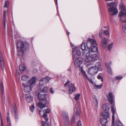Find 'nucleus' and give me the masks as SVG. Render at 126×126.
Returning <instances> with one entry per match:
<instances>
[{
  "label": "nucleus",
  "mask_w": 126,
  "mask_h": 126,
  "mask_svg": "<svg viewBox=\"0 0 126 126\" xmlns=\"http://www.w3.org/2000/svg\"><path fill=\"white\" fill-rule=\"evenodd\" d=\"M97 45L94 39H88L86 44L88 50H85L83 53V56L85 58V59L86 62H93L98 59V55L95 53L97 50L95 46Z\"/></svg>",
  "instance_id": "f257e3e1"
},
{
  "label": "nucleus",
  "mask_w": 126,
  "mask_h": 126,
  "mask_svg": "<svg viewBox=\"0 0 126 126\" xmlns=\"http://www.w3.org/2000/svg\"><path fill=\"white\" fill-rule=\"evenodd\" d=\"M17 55L22 56L24 54V51H26L29 49V45L26 42L18 40L17 43Z\"/></svg>",
  "instance_id": "f03ea898"
},
{
  "label": "nucleus",
  "mask_w": 126,
  "mask_h": 126,
  "mask_svg": "<svg viewBox=\"0 0 126 126\" xmlns=\"http://www.w3.org/2000/svg\"><path fill=\"white\" fill-rule=\"evenodd\" d=\"M36 77H33L30 80L28 81L27 83H25L24 82L22 83L25 92L28 93L31 91L32 88L33 87L35 84V83L36 81Z\"/></svg>",
  "instance_id": "7ed1b4c3"
},
{
  "label": "nucleus",
  "mask_w": 126,
  "mask_h": 126,
  "mask_svg": "<svg viewBox=\"0 0 126 126\" xmlns=\"http://www.w3.org/2000/svg\"><path fill=\"white\" fill-rule=\"evenodd\" d=\"M106 5L109 11L111 13L112 15H116L118 12V10L116 8L117 3L115 2L112 1L110 2H107Z\"/></svg>",
  "instance_id": "20e7f679"
},
{
  "label": "nucleus",
  "mask_w": 126,
  "mask_h": 126,
  "mask_svg": "<svg viewBox=\"0 0 126 126\" xmlns=\"http://www.w3.org/2000/svg\"><path fill=\"white\" fill-rule=\"evenodd\" d=\"M50 80V78L48 77L42 78L40 81L39 82V87L40 89V91L39 92H41L42 93H45L47 92L48 90V88L47 87H45L41 89L43 85L45 83H46Z\"/></svg>",
  "instance_id": "39448f33"
},
{
  "label": "nucleus",
  "mask_w": 126,
  "mask_h": 126,
  "mask_svg": "<svg viewBox=\"0 0 126 126\" xmlns=\"http://www.w3.org/2000/svg\"><path fill=\"white\" fill-rule=\"evenodd\" d=\"M93 62H89L90 63H88L87 65V66L89 68L88 73L91 75H93L96 74L98 72V70L97 69V68H95L94 66L89 67L90 65L93 64Z\"/></svg>",
  "instance_id": "423d86ee"
},
{
  "label": "nucleus",
  "mask_w": 126,
  "mask_h": 126,
  "mask_svg": "<svg viewBox=\"0 0 126 126\" xmlns=\"http://www.w3.org/2000/svg\"><path fill=\"white\" fill-rule=\"evenodd\" d=\"M119 9L121 11L119 12V16H126V8L124 4L121 2L119 4Z\"/></svg>",
  "instance_id": "0eeeda50"
},
{
  "label": "nucleus",
  "mask_w": 126,
  "mask_h": 126,
  "mask_svg": "<svg viewBox=\"0 0 126 126\" xmlns=\"http://www.w3.org/2000/svg\"><path fill=\"white\" fill-rule=\"evenodd\" d=\"M38 97L40 100L43 102L46 101V103H47L48 101L47 98L48 97V95L42 93L41 92H39L38 94Z\"/></svg>",
  "instance_id": "6e6552de"
},
{
  "label": "nucleus",
  "mask_w": 126,
  "mask_h": 126,
  "mask_svg": "<svg viewBox=\"0 0 126 126\" xmlns=\"http://www.w3.org/2000/svg\"><path fill=\"white\" fill-rule=\"evenodd\" d=\"M73 56L72 58L73 59L81 55L80 51L79 50L78 48L75 47L74 50H72Z\"/></svg>",
  "instance_id": "1a4fd4ad"
},
{
  "label": "nucleus",
  "mask_w": 126,
  "mask_h": 126,
  "mask_svg": "<svg viewBox=\"0 0 126 126\" xmlns=\"http://www.w3.org/2000/svg\"><path fill=\"white\" fill-rule=\"evenodd\" d=\"M63 116L64 119V123L65 126H68L69 123V119L67 113L64 112L63 113Z\"/></svg>",
  "instance_id": "9d476101"
},
{
  "label": "nucleus",
  "mask_w": 126,
  "mask_h": 126,
  "mask_svg": "<svg viewBox=\"0 0 126 126\" xmlns=\"http://www.w3.org/2000/svg\"><path fill=\"white\" fill-rule=\"evenodd\" d=\"M83 59L81 57H79L76 59L74 61V63L76 66L77 67H80V65L82 63Z\"/></svg>",
  "instance_id": "9b49d317"
},
{
  "label": "nucleus",
  "mask_w": 126,
  "mask_h": 126,
  "mask_svg": "<svg viewBox=\"0 0 126 126\" xmlns=\"http://www.w3.org/2000/svg\"><path fill=\"white\" fill-rule=\"evenodd\" d=\"M108 101L111 104H112L113 102V99L114 97L113 95L111 92H109V94L106 95Z\"/></svg>",
  "instance_id": "f8f14e48"
},
{
  "label": "nucleus",
  "mask_w": 126,
  "mask_h": 126,
  "mask_svg": "<svg viewBox=\"0 0 126 126\" xmlns=\"http://www.w3.org/2000/svg\"><path fill=\"white\" fill-rule=\"evenodd\" d=\"M49 104L48 101H47V103H46V101L43 102L42 101L39 102L37 104L39 108H40L42 110V109L46 107V105Z\"/></svg>",
  "instance_id": "ddd939ff"
},
{
  "label": "nucleus",
  "mask_w": 126,
  "mask_h": 126,
  "mask_svg": "<svg viewBox=\"0 0 126 126\" xmlns=\"http://www.w3.org/2000/svg\"><path fill=\"white\" fill-rule=\"evenodd\" d=\"M0 66L1 69L3 70L4 69V64L3 59L1 53L0 52Z\"/></svg>",
  "instance_id": "4468645a"
},
{
  "label": "nucleus",
  "mask_w": 126,
  "mask_h": 126,
  "mask_svg": "<svg viewBox=\"0 0 126 126\" xmlns=\"http://www.w3.org/2000/svg\"><path fill=\"white\" fill-rule=\"evenodd\" d=\"M107 39L104 37L101 40V46L102 47L106 48L107 46Z\"/></svg>",
  "instance_id": "2eb2a0df"
},
{
  "label": "nucleus",
  "mask_w": 126,
  "mask_h": 126,
  "mask_svg": "<svg viewBox=\"0 0 126 126\" xmlns=\"http://www.w3.org/2000/svg\"><path fill=\"white\" fill-rule=\"evenodd\" d=\"M69 89L68 90V92L70 94H72L75 90V87L73 84H70L69 85Z\"/></svg>",
  "instance_id": "dca6fc26"
},
{
  "label": "nucleus",
  "mask_w": 126,
  "mask_h": 126,
  "mask_svg": "<svg viewBox=\"0 0 126 126\" xmlns=\"http://www.w3.org/2000/svg\"><path fill=\"white\" fill-rule=\"evenodd\" d=\"M109 119L102 118L100 119V122L101 124L103 125H105L108 122Z\"/></svg>",
  "instance_id": "f3484780"
},
{
  "label": "nucleus",
  "mask_w": 126,
  "mask_h": 126,
  "mask_svg": "<svg viewBox=\"0 0 126 126\" xmlns=\"http://www.w3.org/2000/svg\"><path fill=\"white\" fill-rule=\"evenodd\" d=\"M81 72L82 74L83 75V76L89 80V81L92 84H93L94 82L91 79H90L88 77L87 75L86 74L85 72L81 69Z\"/></svg>",
  "instance_id": "a211bd4d"
},
{
  "label": "nucleus",
  "mask_w": 126,
  "mask_h": 126,
  "mask_svg": "<svg viewBox=\"0 0 126 126\" xmlns=\"http://www.w3.org/2000/svg\"><path fill=\"white\" fill-rule=\"evenodd\" d=\"M105 65L107 67L108 73L109 74L112 75V69L110 66L109 65V63H105Z\"/></svg>",
  "instance_id": "6ab92c4d"
},
{
  "label": "nucleus",
  "mask_w": 126,
  "mask_h": 126,
  "mask_svg": "<svg viewBox=\"0 0 126 126\" xmlns=\"http://www.w3.org/2000/svg\"><path fill=\"white\" fill-rule=\"evenodd\" d=\"M93 104L95 108H97L98 105V102L97 97L94 96L93 98Z\"/></svg>",
  "instance_id": "aec40b11"
},
{
  "label": "nucleus",
  "mask_w": 126,
  "mask_h": 126,
  "mask_svg": "<svg viewBox=\"0 0 126 126\" xmlns=\"http://www.w3.org/2000/svg\"><path fill=\"white\" fill-rule=\"evenodd\" d=\"M25 97L26 100L28 103H30L33 99V97L29 94H27Z\"/></svg>",
  "instance_id": "412c9836"
},
{
  "label": "nucleus",
  "mask_w": 126,
  "mask_h": 126,
  "mask_svg": "<svg viewBox=\"0 0 126 126\" xmlns=\"http://www.w3.org/2000/svg\"><path fill=\"white\" fill-rule=\"evenodd\" d=\"M111 111L112 112V113H113L112 115V124H113L114 123V114L115 112V110L114 109V106H112L111 107Z\"/></svg>",
  "instance_id": "4be33fe9"
},
{
  "label": "nucleus",
  "mask_w": 126,
  "mask_h": 126,
  "mask_svg": "<svg viewBox=\"0 0 126 126\" xmlns=\"http://www.w3.org/2000/svg\"><path fill=\"white\" fill-rule=\"evenodd\" d=\"M102 114L103 118L109 119V113L107 111H103Z\"/></svg>",
  "instance_id": "5701e85b"
},
{
  "label": "nucleus",
  "mask_w": 126,
  "mask_h": 126,
  "mask_svg": "<svg viewBox=\"0 0 126 126\" xmlns=\"http://www.w3.org/2000/svg\"><path fill=\"white\" fill-rule=\"evenodd\" d=\"M9 113L10 112H7V126H11V120L9 116Z\"/></svg>",
  "instance_id": "b1692460"
},
{
  "label": "nucleus",
  "mask_w": 126,
  "mask_h": 126,
  "mask_svg": "<svg viewBox=\"0 0 126 126\" xmlns=\"http://www.w3.org/2000/svg\"><path fill=\"white\" fill-rule=\"evenodd\" d=\"M103 109L105 111H108L110 109L109 105V104L106 103L103 105Z\"/></svg>",
  "instance_id": "393cba45"
},
{
  "label": "nucleus",
  "mask_w": 126,
  "mask_h": 126,
  "mask_svg": "<svg viewBox=\"0 0 126 126\" xmlns=\"http://www.w3.org/2000/svg\"><path fill=\"white\" fill-rule=\"evenodd\" d=\"M12 110L13 111L14 110L15 113V116L16 120V121H17L18 120V115L17 113H16V108L14 106L12 107Z\"/></svg>",
  "instance_id": "a878e982"
},
{
  "label": "nucleus",
  "mask_w": 126,
  "mask_h": 126,
  "mask_svg": "<svg viewBox=\"0 0 126 126\" xmlns=\"http://www.w3.org/2000/svg\"><path fill=\"white\" fill-rule=\"evenodd\" d=\"M26 69V67L23 64H21L19 65V70L22 73H24V71Z\"/></svg>",
  "instance_id": "bb28decb"
},
{
  "label": "nucleus",
  "mask_w": 126,
  "mask_h": 126,
  "mask_svg": "<svg viewBox=\"0 0 126 126\" xmlns=\"http://www.w3.org/2000/svg\"><path fill=\"white\" fill-rule=\"evenodd\" d=\"M77 105H76L75 106H74V111L76 112V114L78 115L79 114L80 108L79 107H77Z\"/></svg>",
  "instance_id": "cd10ccee"
},
{
  "label": "nucleus",
  "mask_w": 126,
  "mask_h": 126,
  "mask_svg": "<svg viewBox=\"0 0 126 126\" xmlns=\"http://www.w3.org/2000/svg\"><path fill=\"white\" fill-rule=\"evenodd\" d=\"M113 124L112 123V126H121L122 125V124L121 122L117 120L116 121L115 124Z\"/></svg>",
  "instance_id": "c85d7f7f"
},
{
  "label": "nucleus",
  "mask_w": 126,
  "mask_h": 126,
  "mask_svg": "<svg viewBox=\"0 0 126 126\" xmlns=\"http://www.w3.org/2000/svg\"><path fill=\"white\" fill-rule=\"evenodd\" d=\"M86 48V47L85 44V43L83 42L81 44L80 47V48L83 51V52L85 50H85ZM83 53H82V54Z\"/></svg>",
  "instance_id": "c756f323"
},
{
  "label": "nucleus",
  "mask_w": 126,
  "mask_h": 126,
  "mask_svg": "<svg viewBox=\"0 0 126 126\" xmlns=\"http://www.w3.org/2000/svg\"><path fill=\"white\" fill-rule=\"evenodd\" d=\"M120 19L122 22L126 23V16H120Z\"/></svg>",
  "instance_id": "7c9ffc66"
},
{
  "label": "nucleus",
  "mask_w": 126,
  "mask_h": 126,
  "mask_svg": "<svg viewBox=\"0 0 126 126\" xmlns=\"http://www.w3.org/2000/svg\"><path fill=\"white\" fill-rule=\"evenodd\" d=\"M21 79L22 80L26 81L29 79V78L28 76H22Z\"/></svg>",
  "instance_id": "2f4dec72"
},
{
  "label": "nucleus",
  "mask_w": 126,
  "mask_h": 126,
  "mask_svg": "<svg viewBox=\"0 0 126 126\" xmlns=\"http://www.w3.org/2000/svg\"><path fill=\"white\" fill-rule=\"evenodd\" d=\"M44 114L43 115V117L44 118V119L47 122H48V119L47 117V115L46 114V113H44Z\"/></svg>",
  "instance_id": "473e14b6"
},
{
  "label": "nucleus",
  "mask_w": 126,
  "mask_h": 126,
  "mask_svg": "<svg viewBox=\"0 0 126 126\" xmlns=\"http://www.w3.org/2000/svg\"><path fill=\"white\" fill-rule=\"evenodd\" d=\"M100 62H98L95 64L94 67L95 68H96L97 69V68H99V67L100 66Z\"/></svg>",
  "instance_id": "72a5a7b5"
},
{
  "label": "nucleus",
  "mask_w": 126,
  "mask_h": 126,
  "mask_svg": "<svg viewBox=\"0 0 126 126\" xmlns=\"http://www.w3.org/2000/svg\"><path fill=\"white\" fill-rule=\"evenodd\" d=\"M42 124L43 126H49V123H47L44 121H43Z\"/></svg>",
  "instance_id": "f704fd0d"
},
{
  "label": "nucleus",
  "mask_w": 126,
  "mask_h": 126,
  "mask_svg": "<svg viewBox=\"0 0 126 126\" xmlns=\"http://www.w3.org/2000/svg\"><path fill=\"white\" fill-rule=\"evenodd\" d=\"M80 95V94H77L74 97V99L75 100H78L79 97Z\"/></svg>",
  "instance_id": "c9c22d12"
},
{
  "label": "nucleus",
  "mask_w": 126,
  "mask_h": 126,
  "mask_svg": "<svg viewBox=\"0 0 126 126\" xmlns=\"http://www.w3.org/2000/svg\"><path fill=\"white\" fill-rule=\"evenodd\" d=\"M35 108L34 104H33L31 107H30V110L32 112H33Z\"/></svg>",
  "instance_id": "e433bc0d"
},
{
  "label": "nucleus",
  "mask_w": 126,
  "mask_h": 126,
  "mask_svg": "<svg viewBox=\"0 0 126 126\" xmlns=\"http://www.w3.org/2000/svg\"><path fill=\"white\" fill-rule=\"evenodd\" d=\"M122 29L123 31L126 33V25H125L122 27Z\"/></svg>",
  "instance_id": "4c0bfd02"
},
{
  "label": "nucleus",
  "mask_w": 126,
  "mask_h": 126,
  "mask_svg": "<svg viewBox=\"0 0 126 126\" xmlns=\"http://www.w3.org/2000/svg\"><path fill=\"white\" fill-rule=\"evenodd\" d=\"M104 33L107 35H109L110 34V32L109 31V29H108L107 30H105L104 31Z\"/></svg>",
  "instance_id": "58836bf2"
},
{
  "label": "nucleus",
  "mask_w": 126,
  "mask_h": 126,
  "mask_svg": "<svg viewBox=\"0 0 126 126\" xmlns=\"http://www.w3.org/2000/svg\"><path fill=\"white\" fill-rule=\"evenodd\" d=\"M50 110L49 109L47 108V110H44L43 111V112L44 113H49Z\"/></svg>",
  "instance_id": "ea45409f"
},
{
  "label": "nucleus",
  "mask_w": 126,
  "mask_h": 126,
  "mask_svg": "<svg viewBox=\"0 0 126 126\" xmlns=\"http://www.w3.org/2000/svg\"><path fill=\"white\" fill-rule=\"evenodd\" d=\"M95 87L97 88L98 89H100L102 87V84H101L100 85H95Z\"/></svg>",
  "instance_id": "a19ab883"
},
{
  "label": "nucleus",
  "mask_w": 126,
  "mask_h": 126,
  "mask_svg": "<svg viewBox=\"0 0 126 126\" xmlns=\"http://www.w3.org/2000/svg\"><path fill=\"white\" fill-rule=\"evenodd\" d=\"M122 76H116L115 77V78L117 80L121 79H122Z\"/></svg>",
  "instance_id": "79ce46f5"
},
{
  "label": "nucleus",
  "mask_w": 126,
  "mask_h": 126,
  "mask_svg": "<svg viewBox=\"0 0 126 126\" xmlns=\"http://www.w3.org/2000/svg\"><path fill=\"white\" fill-rule=\"evenodd\" d=\"M113 45V43H111V44L109 45L108 47V49L110 50L111 49V48Z\"/></svg>",
  "instance_id": "37998d69"
},
{
  "label": "nucleus",
  "mask_w": 126,
  "mask_h": 126,
  "mask_svg": "<svg viewBox=\"0 0 126 126\" xmlns=\"http://www.w3.org/2000/svg\"><path fill=\"white\" fill-rule=\"evenodd\" d=\"M77 126H82L81 123V121L79 120L77 123Z\"/></svg>",
  "instance_id": "c03bdc74"
},
{
  "label": "nucleus",
  "mask_w": 126,
  "mask_h": 126,
  "mask_svg": "<svg viewBox=\"0 0 126 126\" xmlns=\"http://www.w3.org/2000/svg\"><path fill=\"white\" fill-rule=\"evenodd\" d=\"M5 16H4V17L3 18V24L4 25L5 28Z\"/></svg>",
  "instance_id": "a18cd8bd"
},
{
  "label": "nucleus",
  "mask_w": 126,
  "mask_h": 126,
  "mask_svg": "<svg viewBox=\"0 0 126 126\" xmlns=\"http://www.w3.org/2000/svg\"><path fill=\"white\" fill-rule=\"evenodd\" d=\"M97 78L99 79H101V80L102 81V82L103 81V78L101 76L98 75V76H97Z\"/></svg>",
  "instance_id": "49530a36"
},
{
  "label": "nucleus",
  "mask_w": 126,
  "mask_h": 126,
  "mask_svg": "<svg viewBox=\"0 0 126 126\" xmlns=\"http://www.w3.org/2000/svg\"><path fill=\"white\" fill-rule=\"evenodd\" d=\"M75 116H74L73 117V118L72 119V120L71 121V123L72 124L74 123L75 122Z\"/></svg>",
  "instance_id": "de8ad7c7"
},
{
  "label": "nucleus",
  "mask_w": 126,
  "mask_h": 126,
  "mask_svg": "<svg viewBox=\"0 0 126 126\" xmlns=\"http://www.w3.org/2000/svg\"><path fill=\"white\" fill-rule=\"evenodd\" d=\"M8 4V1H6L4 3V7H7V5Z\"/></svg>",
  "instance_id": "09e8293b"
},
{
  "label": "nucleus",
  "mask_w": 126,
  "mask_h": 126,
  "mask_svg": "<svg viewBox=\"0 0 126 126\" xmlns=\"http://www.w3.org/2000/svg\"><path fill=\"white\" fill-rule=\"evenodd\" d=\"M1 126H3V121L2 117L0 116Z\"/></svg>",
  "instance_id": "8fccbe9b"
},
{
  "label": "nucleus",
  "mask_w": 126,
  "mask_h": 126,
  "mask_svg": "<svg viewBox=\"0 0 126 126\" xmlns=\"http://www.w3.org/2000/svg\"><path fill=\"white\" fill-rule=\"evenodd\" d=\"M69 83V80L67 81L66 83H65V84H64V86L65 87Z\"/></svg>",
  "instance_id": "3c124183"
},
{
  "label": "nucleus",
  "mask_w": 126,
  "mask_h": 126,
  "mask_svg": "<svg viewBox=\"0 0 126 126\" xmlns=\"http://www.w3.org/2000/svg\"><path fill=\"white\" fill-rule=\"evenodd\" d=\"M50 93L52 94H53L54 93V90H53L52 88H50Z\"/></svg>",
  "instance_id": "603ef678"
},
{
  "label": "nucleus",
  "mask_w": 126,
  "mask_h": 126,
  "mask_svg": "<svg viewBox=\"0 0 126 126\" xmlns=\"http://www.w3.org/2000/svg\"><path fill=\"white\" fill-rule=\"evenodd\" d=\"M0 87L1 89H3V86L2 82V83L1 84Z\"/></svg>",
  "instance_id": "864d4df0"
},
{
  "label": "nucleus",
  "mask_w": 126,
  "mask_h": 126,
  "mask_svg": "<svg viewBox=\"0 0 126 126\" xmlns=\"http://www.w3.org/2000/svg\"><path fill=\"white\" fill-rule=\"evenodd\" d=\"M97 70L98 71H102V68L101 67V66H100L99 67V68H97Z\"/></svg>",
  "instance_id": "5fc2aeb1"
},
{
  "label": "nucleus",
  "mask_w": 126,
  "mask_h": 126,
  "mask_svg": "<svg viewBox=\"0 0 126 126\" xmlns=\"http://www.w3.org/2000/svg\"><path fill=\"white\" fill-rule=\"evenodd\" d=\"M37 72V70L36 69H34L33 70V72L34 73H35Z\"/></svg>",
  "instance_id": "6e6d98bb"
},
{
  "label": "nucleus",
  "mask_w": 126,
  "mask_h": 126,
  "mask_svg": "<svg viewBox=\"0 0 126 126\" xmlns=\"http://www.w3.org/2000/svg\"><path fill=\"white\" fill-rule=\"evenodd\" d=\"M102 35V32L101 31H100L99 32V36L100 37H101Z\"/></svg>",
  "instance_id": "4d7b16f0"
},
{
  "label": "nucleus",
  "mask_w": 126,
  "mask_h": 126,
  "mask_svg": "<svg viewBox=\"0 0 126 126\" xmlns=\"http://www.w3.org/2000/svg\"><path fill=\"white\" fill-rule=\"evenodd\" d=\"M104 28H106V29H109V28H110V27L109 26H108L107 27H105V26H104Z\"/></svg>",
  "instance_id": "13d9d810"
},
{
  "label": "nucleus",
  "mask_w": 126,
  "mask_h": 126,
  "mask_svg": "<svg viewBox=\"0 0 126 126\" xmlns=\"http://www.w3.org/2000/svg\"><path fill=\"white\" fill-rule=\"evenodd\" d=\"M68 71L71 74V70L70 68H69L68 70Z\"/></svg>",
  "instance_id": "bf43d9fd"
},
{
  "label": "nucleus",
  "mask_w": 126,
  "mask_h": 126,
  "mask_svg": "<svg viewBox=\"0 0 126 126\" xmlns=\"http://www.w3.org/2000/svg\"><path fill=\"white\" fill-rule=\"evenodd\" d=\"M1 93L3 95L4 93V89H1Z\"/></svg>",
  "instance_id": "052dcab7"
},
{
  "label": "nucleus",
  "mask_w": 126,
  "mask_h": 126,
  "mask_svg": "<svg viewBox=\"0 0 126 126\" xmlns=\"http://www.w3.org/2000/svg\"><path fill=\"white\" fill-rule=\"evenodd\" d=\"M38 110H39V114L40 115V114H41V111H42V110H39V109H38Z\"/></svg>",
  "instance_id": "680f3d73"
},
{
  "label": "nucleus",
  "mask_w": 126,
  "mask_h": 126,
  "mask_svg": "<svg viewBox=\"0 0 126 126\" xmlns=\"http://www.w3.org/2000/svg\"><path fill=\"white\" fill-rule=\"evenodd\" d=\"M55 3L56 5H58L57 0H55Z\"/></svg>",
  "instance_id": "e2e57ef3"
},
{
  "label": "nucleus",
  "mask_w": 126,
  "mask_h": 126,
  "mask_svg": "<svg viewBox=\"0 0 126 126\" xmlns=\"http://www.w3.org/2000/svg\"><path fill=\"white\" fill-rule=\"evenodd\" d=\"M113 0H105V1H111Z\"/></svg>",
  "instance_id": "0e129e2a"
},
{
  "label": "nucleus",
  "mask_w": 126,
  "mask_h": 126,
  "mask_svg": "<svg viewBox=\"0 0 126 126\" xmlns=\"http://www.w3.org/2000/svg\"><path fill=\"white\" fill-rule=\"evenodd\" d=\"M66 32L68 35H69L70 34V33L67 30L66 31Z\"/></svg>",
  "instance_id": "69168bd1"
},
{
  "label": "nucleus",
  "mask_w": 126,
  "mask_h": 126,
  "mask_svg": "<svg viewBox=\"0 0 126 126\" xmlns=\"http://www.w3.org/2000/svg\"><path fill=\"white\" fill-rule=\"evenodd\" d=\"M5 11H4V16H5Z\"/></svg>",
  "instance_id": "338daca9"
},
{
  "label": "nucleus",
  "mask_w": 126,
  "mask_h": 126,
  "mask_svg": "<svg viewBox=\"0 0 126 126\" xmlns=\"http://www.w3.org/2000/svg\"><path fill=\"white\" fill-rule=\"evenodd\" d=\"M102 126H107L106 125H103Z\"/></svg>",
  "instance_id": "774afa93"
}]
</instances>
